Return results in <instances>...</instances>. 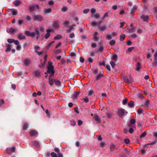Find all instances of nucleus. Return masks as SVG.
I'll return each instance as SVG.
<instances>
[{
	"instance_id": "f257e3e1",
	"label": "nucleus",
	"mask_w": 157,
	"mask_h": 157,
	"mask_svg": "<svg viewBox=\"0 0 157 157\" xmlns=\"http://www.w3.org/2000/svg\"><path fill=\"white\" fill-rule=\"evenodd\" d=\"M34 32L30 33L29 31H26L25 32V34L28 36L31 37H34L36 35V39H38L40 36V33L39 31V29L37 28H34Z\"/></svg>"
},
{
	"instance_id": "f03ea898",
	"label": "nucleus",
	"mask_w": 157,
	"mask_h": 157,
	"mask_svg": "<svg viewBox=\"0 0 157 157\" xmlns=\"http://www.w3.org/2000/svg\"><path fill=\"white\" fill-rule=\"evenodd\" d=\"M128 113L126 110L123 108H119L118 109L117 114L120 117H122L126 115Z\"/></svg>"
},
{
	"instance_id": "7ed1b4c3",
	"label": "nucleus",
	"mask_w": 157,
	"mask_h": 157,
	"mask_svg": "<svg viewBox=\"0 0 157 157\" xmlns=\"http://www.w3.org/2000/svg\"><path fill=\"white\" fill-rule=\"evenodd\" d=\"M33 20L34 21H41L43 20V17L40 15H34L33 17Z\"/></svg>"
},
{
	"instance_id": "20e7f679",
	"label": "nucleus",
	"mask_w": 157,
	"mask_h": 157,
	"mask_svg": "<svg viewBox=\"0 0 157 157\" xmlns=\"http://www.w3.org/2000/svg\"><path fill=\"white\" fill-rule=\"evenodd\" d=\"M47 72L50 73V72L55 71L54 70V67L52 65L51 62L48 63V65L47 66Z\"/></svg>"
},
{
	"instance_id": "39448f33",
	"label": "nucleus",
	"mask_w": 157,
	"mask_h": 157,
	"mask_svg": "<svg viewBox=\"0 0 157 157\" xmlns=\"http://www.w3.org/2000/svg\"><path fill=\"white\" fill-rule=\"evenodd\" d=\"M15 150L16 147L15 146H13L10 149H6V151L8 154H11L12 153L15 152Z\"/></svg>"
},
{
	"instance_id": "423d86ee",
	"label": "nucleus",
	"mask_w": 157,
	"mask_h": 157,
	"mask_svg": "<svg viewBox=\"0 0 157 157\" xmlns=\"http://www.w3.org/2000/svg\"><path fill=\"white\" fill-rule=\"evenodd\" d=\"M7 42L10 43H11L14 42L16 45L19 44V42L17 40H15L13 39H8L7 40Z\"/></svg>"
},
{
	"instance_id": "0eeeda50",
	"label": "nucleus",
	"mask_w": 157,
	"mask_h": 157,
	"mask_svg": "<svg viewBox=\"0 0 157 157\" xmlns=\"http://www.w3.org/2000/svg\"><path fill=\"white\" fill-rule=\"evenodd\" d=\"M127 154L129 155V151L128 150L124 149L122 152V154L121 155L120 157H127Z\"/></svg>"
},
{
	"instance_id": "6e6552de",
	"label": "nucleus",
	"mask_w": 157,
	"mask_h": 157,
	"mask_svg": "<svg viewBox=\"0 0 157 157\" xmlns=\"http://www.w3.org/2000/svg\"><path fill=\"white\" fill-rule=\"evenodd\" d=\"M36 8L39 9V6L38 5H36L35 6L32 5L29 6V9L31 11H33L34 10H36Z\"/></svg>"
},
{
	"instance_id": "1a4fd4ad",
	"label": "nucleus",
	"mask_w": 157,
	"mask_h": 157,
	"mask_svg": "<svg viewBox=\"0 0 157 157\" xmlns=\"http://www.w3.org/2000/svg\"><path fill=\"white\" fill-rule=\"evenodd\" d=\"M29 133L31 136H34L37 135L38 132L35 130H32L30 131Z\"/></svg>"
},
{
	"instance_id": "9d476101",
	"label": "nucleus",
	"mask_w": 157,
	"mask_h": 157,
	"mask_svg": "<svg viewBox=\"0 0 157 157\" xmlns=\"http://www.w3.org/2000/svg\"><path fill=\"white\" fill-rule=\"evenodd\" d=\"M141 19H142L144 21L148 22V17L145 15H142L140 17Z\"/></svg>"
},
{
	"instance_id": "9b49d317",
	"label": "nucleus",
	"mask_w": 157,
	"mask_h": 157,
	"mask_svg": "<svg viewBox=\"0 0 157 157\" xmlns=\"http://www.w3.org/2000/svg\"><path fill=\"white\" fill-rule=\"evenodd\" d=\"M33 73L36 77L39 78L40 76V72L39 70H34L33 71Z\"/></svg>"
},
{
	"instance_id": "f8f14e48",
	"label": "nucleus",
	"mask_w": 157,
	"mask_h": 157,
	"mask_svg": "<svg viewBox=\"0 0 157 157\" xmlns=\"http://www.w3.org/2000/svg\"><path fill=\"white\" fill-rule=\"evenodd\" d=\"M110 151H113L117 149V147L113 144H112L110 146Z\"/></svg>"
},
{
	"instance_id": "ddd939ff",
	"label": "nucleus",
	"mask_w": 157,
	"mask_h": 157,
	"mask_svg": "<svg viewBox=\"0 0 157 157\" xmlns=\"http://www.w3.org/2000/svg\"><path fill=\"white\" fill-rule=\"evenodd\" d=\"M11 46L12 45L10 44H7L6 45V49L5 51L6 52H10L11 50Z\"/></svg>"
},
{
	"instance_id": "4468645a",
	"label": "nucleus",
	"mask_w": 157,
	"mask_h": 157,
	"mask_svg": "<svg viewBox=\"0 0 157 157\" xmlns=\"http://www.w3.org/2000/svg\"><path fill=\"white\" fill-rule=\"evenodd\" d=\"M98 34L97 32H95L94 35L93 39L95 41H98L99 40V38L98 36Z\"/></svg>"
},
{
	"instance_id": "2eb2a0df",
	"label": "nucleus",
	"mask_w": 157,
	"mask_h": 157,
	"mask_svg": "<svg viewBox=\"0 0 157 157\" xmlns=\"http://www.w3.org/2000/svg\"><path fill=\"white\" fill-rule=\"evenodd\" d=\"M16 31H17V30L14 29L12 28H10L9 29H6V31L7 33H9L10 32L12 34H13L14 32Z\"/></svg>"
},
{
	"instance_id": "dca6fc26",
	"label": "nucleus",
	"mask_w": 157,
	"mask_h": 157,
	"mask_svg": "<svg viewBox=\"0 0 157 157\" xmlns=\"http://www.w3.org/2000/svg\"><path fill=\"white\" fill-rule=\"evenodd\" d=\"M48 82L50 85L51 86H53L54 85V80L50 77H48Z\"/></svg>"
},
{
	"instance_id": "f3484780",
	"label": "nucleus",
	"mask_w": 157,
	"mask_h": 157,
	"mask_svg": "<svg viewBox=\"0 0 157 157\" xmlns=\"http://www.w3.org/2000/svg\"><path fill=\"white\" fill-rule=\"evenodd\" d=\"M94 118L95 120L98 122L100 123L101 122V120L99 118V117L97 114H95L94 116Z\"/></svg>"
},
{
	"instance_id": "a211bd4d",
	"label": "nucleus",
	"mask_w": 157,
	"mask_h": 157,
	"mask_svg": "<svg viewBox=\"0 0 157 157\" xmlns=\"http://www.w3.org/2000/svg\"><path fill=\"white\" fill-rule=\"evenodd\" d=\"M53 27L55 28H57L59 27V25L57 21H55L52 25Z\"/></svg>"
},
{
	"instance_id": "6ab92c4d",
	"label": "nucleus",
	"mask_w": 157,
	"mask_h": 157,
	"mask_svg": "<svg viewBox=\"0 0 157 157\" xmlns=\"http://www.w3.org/2000/svg\"><path fill=\"white\" fill-rule=\"evenodd\" d=\"M18 39L20 40L25 39L26 37L25 36L23 35L22 33H20L18 36Z\"/></svg>"
},
{
	"instance_id": "aec40b11",
	"label": "nucleus",
	"mask_w": 157,
	"mask_h": 157,
	"mask_svg": "<svg viewBox=\"0 0 157 157\" xmlns=\"http://www.w3.org/2000/svg\"><path fill=\"white\" fill-rule=\"evenodd\" d=\"M51 32V30L50 29H48L47 30V33L45 34V38L46 39L48 38L50 36L49 33Z\"/></svg>"
},
{
	"instance_id": "412c9836",
	"label": "nucleus",
	"mask_w": 157,
	"mask_h": 157,
	"mask_svg": "<svg viewBox=\"0 0 157 157\" xmlns=\"http://www.w3.org/2000/svg\"><path fill=\"white\" fill-rule=\"evenodd\" d=\"M104 76L103 75L102 73H100L98 74L97 75L95 76V79L96 80H98L100 79V78L103 77Z\"/></svg>"
},
{
	"instance_id": "4be33fe9",
	"label": "nucleus",
	"mask_w": 157,
	"mask_h": 157,
	"mask_svg": "<svg viewBox=\"0 0 157 157\" xmlns=\"http://www.w3.org/2000/svg\"><path fill=\"white\" fill-rule=\"evenodd\" d=\"M54 82L55 84L57 86H59L61 85V83L57 79H55L54 80Z\"/></svg>"
},
{
	"instance_id": "5701e85b",
	"label": "nucleus",
	"mask_w": 157,
	"mask_h": 157,
	"mask_svg": "<svg viewBox=\"0 0 157 157\" xmlns=\"http://www.w3.org/2000/svg\"><path fill=\"white\" fill-rule=\"evenodd\" d=\"M80 94V92L78 91L75 92L73 95V97L74 99L77 98Z\"/></svg>"
},
{
	"instance_id": "b1692460",
	"label": "nucleus",
	"mask_w": 157,
	"mask_h": 157,
	"mask_svg": "<svg viewBox=\"0 0 157 157\" xmlns=\"http://www.w3.org/2000/svg\"><path fill=\"white\" fill-rule=\"evenodd\" d=\"M29 126V124L27 123H25L23 125V130H25L28 129Z\"/></svg>"
},
{
	"instance_id": "393cba45",
	"label": "nucleus",
	"mask_w": 157,
	"mask_h": 157,
	"mask_svg": "<svg viewBox=\"0 0 157 157\" xmlns=\"http://www.w3.org/2000/svg\"><path fill=\"white\" fill-rule=\"evenodd\" d=\"M30 61L29 59H25L24 61V63L25 66H28L29 65L30 63Z\"/></svg>"
},
{
	"instance_id": "a878e982",
	"label": "nucleus",
	"mask_w": 157,
	"mask_h": 157,
	"mask_svg": "<svg viewBox=\"0 0 157 157\" xmlns=\"http://www.w3.org/2000/svg\"><path fill=\"white\" fill-rule=\"evenodd\" d=\"M149 103V100H146L145 101L144 105V108L146 109L147 108L148 105Z\"/></svg>"
},
{
	"instance_id": "bb28decb",
	"label": "nucleus",
	"mask_w": 157,
	"mask_h": 157,
	"mask_svg": "<svg viewBox=\"0 0 157 157\" xmlns=\"http://www.w3.org/2000/svg\"><path fill=\"white\" fill-rule=\"evenodd\" d=\"M128 105L130 107L133 108L134 105V102L133 101H131L128 103Z\"/></svg>"
},
{
	"instance_id": "cd10ccee",
	"label": "nucleus",
	"mask_w": 157,
	"mask_h": 157,
	"mask_svg": "<svg viewBox=\"0 0 157 157\" xmlns=\"http://www.w3.org/2000/svg\"><path fill=\"white\" fill-rule=\"evenodd\" d=\"M152 65L154 67H156L157 66V58H154V60L152 63Z\"/></svg>"
},
{
	"instance_id": "c85d7f7f",
	"label": "nucleus",
	"mask_w": 157,
	"mask_h": 157,
	"mask_svg": "<svg viewBox=\"0 0 157 157\" xmlns=\"http://www.w3.org/2000/svg\"><path fill=\"white\" fill-rule=\"evenodd\" d=\"M52 11V9L51 8L45 9L44 10V13H50Z\"/></svg>"
},
{
	"instance_id": "c756f323",
	"label": "nucleus",
	"mask_w": 157,
	"mask_h": 157,
	"mask_svg": "<svg viewBox=\"0 0 157 157\" xmlns=\"http://www.w3.org/2000/svg\"><path fill=\"white\" fill-rule=\"evenodd\" d=\"M13 3L15 6H17L21 3V2L19 0H16L13 2Z\"/></svg>"
},
{
	"instance_id": "7c9ffc66",
	"label": "nucleus",
	"mask_w": 157,
	"mask_h": 157,
	"mask_svg": "<svg viewBox=\"0 0 157 157\" xmlns=\"http://www.w3.org/2000/svg\"><path fill=\"white\" fill-rule=\"evenodd\" d=\"M98 28L101 31H104L106 29V28L105 26L104 25L102 26H99Z\"/></svg>"
},
{
	"instance_id": "2f4dec72",
	"label": "nucleus",
	"mask_w": 157,
	"mask_h": 157,
	"mask_svg": "<svg viewBox=\"0 0 157 157\" xmlns=\"http://www.w3.org/2000/svg\"><path fill=\"white\" fill-rule=\"evenodd\" d=\"M34 145L36 147H39L40 144L39 142L36 141H34L33 142Z\"/></svg>"
},
{
	"instance_id": "473e14b6",
	"label": "nucleus",
	"mask_w": 157,
	"mask_h": 157,
	"mask_svg": "<svg viewBox=\"0 0 157 157\" xmlns=\"http://www.w3.org/2000/svg\"><path fill=\"white\" fill-rule=\"evenodd\" d=\"M117 59V56L116 54L114 55L112 57V59L114 61H116Z\"/></svg>"
},
{
	"instance_id": "72a5a7b5",
	"label": "nucleus",
	"mask_w": 157,
	"mask_h": 157,
	"mask_svg": "<svg viewBox=\"0 0 157 157\" xmlns=\"http://www.w3.org/2000/svg\"><path fill=\"white\" fill-rule=\"evenodd\" d=\"M128 33H131L135 32V28H133L132 29H128Z\"/></svg>"
},
{
	"instance_id": "f704fd0d",
	"label": "nucleus",
	"mask_w": 157,
	"mask_h": 157,
	"mask_svg": "<svg viewBox=\"0 0 157 157\" xmlns=\"http://www.w3.org/2000/svg\"><path fill=\"white\" fill-rule=\"evenodd\" d=\"M62 38V35H58L56 36H55L54 37V40H58L60 39L61 38Z\"/></svg>"
},
{
	"instance_id": "c9c22d12",
	"label": "nucleus",
	"mask_w": 157,
	"mask_h": 157,
	"mask_svg": "<svg viewBox=\"0 0 157 157\" xmlns=\"http://www.w3.org/2000/svg\"><path fill=\"white\" fill-rule=\"evenodd\" d=\"M116 43V41L114 40H111L109 42V44L112 46L115 45Z\"/></svg>"
},
{
	"instance_id": "e433bc0d",
	"label": "nucleus",
	"mask_w": 157,
	"mask_h": 157,
	"mask_svg": "<svg viewBox=\"0 0 157 157\" xmlns=\"http://www.w3.org/2000/svg\"><path fill=\"white\" fill-rule=\"evenodd\" d=\"M125 36L124 34H122L120 36V40L122 41L125 39Z\"/></svg>"
},
{
	"instance_id": "4c0bfd02",
	"label": "nucleus",
	"mask_w": 157,
	"mask_h": 157,
	"mask_svg": "<svg viewBox=\"0 0 157 157\" xmlns=\"http://www.w3.org/2000/svg\"><path fill=\"white\" fill-rule=\"evenodd\" d=\"M5 104V101L3 99H1L0 100V107L2 106Z\"/></svg>"
},
{
	"instance_id": "58836bf2",
	"label": "nucleus",
	"mask_w": 157,
	"mask_h": 157,
	"mask_svg": "<svg viewBox=\"0 0 157 157\" xmlns=\"http://www.w3.org/2000/svg\"><path fill=\"white\" fill-rule=\"evenodd\" d=\"M140 63H138L137 65H136V70L138 71L140 69Z\"/></svg>"
},
{
	"instance_id": "ea45409f",
	"label": "nucleus",
	"mask_w": 157,
	"mask_h": 157,
	"mask_svg": "<svg viewBox=\"0 0 157 157\" xmlns=\"http://www.w3.org/2000/svg\"><path fill=\"white\" fill-rule=\"evenodd\" d=\"M69 21H65L64 23L63 24L65 25L64 26L65 27H67L69 25Z\"/></svg>"
},
{
	"instance_id": "a19ab883",
	"label": "nucleus",
	"mask_w": 157,
	"mask_h": 157,
	"mask_svg": "<svg viewBox=\"0 0 157 157\" xmlns=\"http://www.w3.org/2000/svg\"><path fill=\"white\" fill-rule=\"evenodd\" d=\"M26 20L27 21H30L32 19L31 17L29 15H26L25 16Z\"/></svg>"
},
{
	"instance_id": "79ce46f5",
	"label": "nucleus",
	"mask_w": 157,
	"mask_h": 157,
	"mask_svg": "<svg viewBox=\"0 0 157 157\" xmlns=\"http://www.w3.org/2000/svg\"><path fill=\"white\" fill-rule=\"evenodd\" d=\"M106 39L108 40H110L111 39H112V37L111 35L110 34H107L106 35Z\"/></svg>"
},
{
	"instance_id": "37998d69",
	"label": "nucleus",
	"mask_w": 157,
	"mask_h": 157,
	"mask_svg": "<svg viewBox=\"0 0 157 157\" xmlns=\"http://www.w3.org/2000/svg\"><path fill=\"white\" fill-rule=\"evenodd\" d=\"M103 49L104 47L103 46H100L98 50V52H101L103 51Z\"/></svg>"
},
{
	"instance_id": "c03bdc74",
	"label": "nucleus",
	"mask_w": 157,
	"mask_h": 157,
	"mask_svg": "<svg viewBox=\"0 0 157 157\" xmlns=\"http://www.w3.org/2000/svg\"><path fill=\"white\" fill-rule=\"evenodd\" d=\"M136 122V120L134 119H131L130 120V123L134 124Z\"/></svg>"
},
{
	"instance_id": "a18cd8bd",
	"label": "nucleus",
	"mask_w": 157,
	"mask_h": 157,
	"mask_svg": "<svg viewBox=\"0 0 157 157\" xmlns=\"http://www.w3.org/2000/svg\"><path fill=\"white\" fill-rule=\"evenodd\" d=\"M82 100L86 103H88L89 101V99L88 97H86L85 98H83Z\"/></svg>"
},
{
	"instance_id": "49530a36",
	"label": "nucleus",
	"mask_w": 157,
	"mask_h": 157,
	"mask_svg": "<svg viewBox=\"0 0 157 157\" xmlns=\"http://www.w3.org/2000/svg\"><path fill=\"white\" fill-rule=\"evenodd\" d=\"M137 112L138 114H141L143 112V110L142 109L140 108L137 110Z\"/></svg>"
},
{
	"instance_id": "de8ad7c7",
	"label": "nucleus",
	"mask_w": 157,
	"mask_h": 157,
	"mask_svg": "<svg viewBox=\"0 0 157 157\" xmlns=\"http://www.w3.org/2000/svg\"><path fill=\"white\" fill-rule=\"evenodd\" d=\"M94 17L95 18H99L100 17V15L99 13H96L95 14Z\"/></svg>"
},
{
	"instance_id": "09e8293b",
	"label": "nucleus",
	"mask_w": 157,
	"mask_h": 157,
	"mask_svg": "<svg viewBox=\"0 0 157 157\" xmlns=\"http://www.w3.org/2000/svg\"><path fill=\"white\" fill-rule=\"evenodd\" d=\"M67 7L64 6L62 8L61 10L62 12H65L67 11Z\"/></svg>"
},
{
	"instance_id": "8fccbe9b",
	"label": "nucleus",
	"mask_w": 157,
	"mask_h": 157,
	"mask_svg": "<svg viewBox=\"0 0 157 157\" xmlns=\"http://www.w3.org/2000/svg\"><path fill=\"white\" fill-rule=\"evenodd\" d=\"M12 10H13V11L12 12V14L13 15H15L17 14V12L14 10L13 9H11Z\"/></svg>"
},
{
	"instance_id": "3c124183",
	"label": "nucleus",
	"mask_w": 157,
	"mask_h": 157,
	"mask_svg": "<svg viewBox=\"0 0 157 157\" xmlns=\"http://www.w3.org/2000/svg\"><path fill=\"white\" fill-rule=\"evenodd\" d=\"M157 142V141L156 140H155L153 142H152L150 143H149L147 144H146V145H154Z\"/></svg>"
},
{
	"instance_id": "603ef678",
	"label": "nucleus",
	"mask_w": 157,
	"mask_h": 157,
	"mask_svg": "<svg viewBox=\"0 0 157 157\" xmlns=\"http://www.w3.org/2000/svg\"><path fill=\"white\" fill-rule=\"evenodd\" d=\"M89 11H90V9H86L84 10L83 11V13H84L86 14V13H88L89 12Z\"/></svg>"
},
{
	"instance_id": "864d4df0",
	"label": "nucleus",
	"mask_w": 157,
	"mask_h": 157,
	"mask_svg": "<svg viewBox=\"0 0 157 157\" xmlns=\"http://www.w3.org/2000/svg\"><path fill=\"white\" fill-rule=\"evenodd\" d=\"M94 93V91L92 90H90L89 91L88 95L89 96H91Z\"/></svg>"
},
{
	"instance_id": "5fc2aeb1",
	"label": "nucleus",
	"mask_w": 157,
	"mask_h": 157,
	"mask_svg": "<svg viewBox=\"0 0 157 157\" xmlns=\"http://www.w3.org/2000/svg\"><path fill=\"white\" fill-rule=\"evenodd\" d=\"M110 63L113 68H114V67L115 66V64L114 62L113 61H111L110 62Z\"/></svg>"
},
{
	"instance_id": "6e6d98bb",
	"label": "nucleus",
	"mask_w": 157,
	"mask_h": 157,
	"mask_svg": "<svg viewBox=\"0 0 157 157\" xmlns=\"http://www.w3.org/2000/svg\"><path fill=\"white\" fill-rule=\"evenodd\" d=\"M105 68L107 70L110 71L111 70L110 66L109 65H106L105 66Z\"/></svg>"
},
{
	"instance_id": "4d7b16f0",
	"label": "nucleus",
	"mask_w": 157,
	"mask_h": 157,
	"mask_svg": "<svg viewBox=\"0 0 157 157\" xmlns=\"http://www.w3.org/2000/svg\"><path fill=\"white\" fill-rule=\"evenodd\" d=\"M108 17V14L107 13H105L103 17L102 18V19H104L105 17Z\"/></svg>"
},
{
	"instance_id": "13d9d810",
	"label": "nucleus",
	"mask_w": 157,
	"mask_h": 157,
	"mask_svg": "<svg viewBox=\"0 0 157 157\" xmlns=\"http://www.w3.org/2000/svg\"><path fill=\"white\" fill-rule=\"evenodd\" d=\"M71 124L73 126H75L76 124V122L74 121H71Z\"/></svg>"
},
{
	"instance_id": "bf43d9fd",
	"label": "nucleus",
	"mask_w": 157,
	"mask_h": 157,
	"mask_svg": "<svg viewBox=\"0 0 157 157\" xmlns=\"http://www.w3.org/2000/svg\"><path fill=\"white\" fill-rule=\"evenodd\" d=\"M54 151L57 153H60V150L59 148L56 147L54 148Z\"/></svg>"
},
{
	"instance_id": "052dcab7",
	"label": "nucleus",
	"mask_w": 157,
	"mask_h": 157,
	"mask_svg": "<svg viewBox=\"0 0 157 157\" xmlns=\"http://www.w3.org/2000/svg\"><path fill=\"white\" fill-rule=\"evenodd\" d=\"M51 156L52 157H57V155L54 152H52L51 153Z\"/></svg>"
},
{
	"instance_id": "680f3d73",
	"label": "nucleus",
	"mask_w": 157,
	"mask_h": 157,
	"mask_svg": "<svg viewBox=\"0 0 157 157\" xmlns=\"http://www.w3.org/2000/svg\"><path fill=\"white\" fill-rule=\"evenodd\" d=\"M61 52V49H58L56 50L55 52L56 54H58Z\"/></svg>"
},
{
	"instance_id": "e2e57ef3",
	"label": "nucleus",
	"mask_w": 157,
	"mask_h": 157,
	"mask_svg": "<svg viewBox=\"0 0 157 157\" xmlns=\"http://www.w3.org/2000/svg\"><path fill=\"white\" fill-rule=\"evenodd\" d=\"M128 102V99H124L122 101V103L123 105H125Z\"/></svg>"
},
{
	"instance_id": "0e129e2a",
	"label": "nucleus",
	"mask_w": 157,
	"mask_h": 157,
	"mask_svg": "<svg viewBox=\"0 0 157 157\" xmlns=\"http://www.w3.org/2000/svg\"><path fill=\"white\" fill-rule=\"evenodd\" d=\"M91 25L92 26H94L97 25V22L95 21H93L91 23Z\"/></svg>"
},
{
	"instance_id": "69168bd1",
	"label": "nucleus",
	"mask_w": 157,
	"mask_h": 157,
	"mask_svg": "<svg viewBox=\"0 0 157 157\" xmlns=\"http://www.w3.org/2000/svg\"><path fill=\"white\" fill-rule=\"evenodd\" d=\"M97 44L95 43H93L92 44L91 46L92 48H95L97 47Z\"/></svg>"
},
{
	"instance_id": "338daca9",
	"label": "nucleus",
	"mask_w": 157,
	"mask_h": 157,
	"mask_svg": "<svg viewBox=\"0 0 157 157\" xmlns=\"http://www.w3.org/2000/svg\"><path fill=\"white\" fill-rule=\"evenodd\" d=\"M105 144L103 142H101L100 144V146L101 147H104Z\"/></svg>"
},
{
	"instance_id": "774afa93",
	"label": "nucleus",
	"mask_w": 157,
	"mask_h": 157,
	"mask_svg": "<svg viewBox=\"0 0 157 157\" xmlns=\"http://www.w3.org/2000/svg\"><path fill=\"white\" fill-rule=\"evenodd\" d=\"M130 140L128 139H125L124 140V142L126 144L129 143Z\"/></svg>"
}]
</instances>
